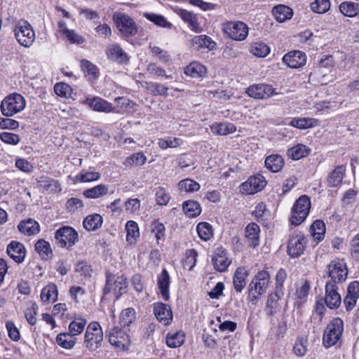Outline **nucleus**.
I'll list each match as a JSON object with an SVG mask.
<instances>
[{
  "label": "nucleus",
  "instance_id": "nucleus-38",
  "mask_svg": "<svg viewBox=\"0 0 359 359\" xmlns=\"http://www.w3.org/2000/svg\"><path fill=\"white\" fill-rule=\"evenodd\" d=\"M266 167L273 172H278L284 165L283 158L278 154H272L265 160Z\"/></svg>",
  "mask_w": 359,
  "mask_h": 359
},
{
  "label": "nucleus",
  "instance_id": "nucleus-9",
  "mask_svg": "<svg viewBox=\"0 0 359 359\" xmlns=\"http://www.w3.org/2000/svg\"><path fill=\"white\" fill-rule=\"evenodd\" d=\"M128 282L124 276L107 275L104 292V294L113 292L116 299H118L123 293L126 292Z\"/></svg>",
  "mask_w": 359,
  "mask_h": 359
},
{
  "label": "nucleus",
  "instance_id": "nucleus-13",
  "mask_svg": "<svg viewBox=\"0 0 359 359\" xmlns=\"http://www.w3.org/2000/svg\"><path fill=\"white\" fill-rule=\"evenodd\" d=\"M55 238L61 247L71 248L79 241V234L74 228L64 226L55 231Z\"/></svg>",
  "mask_w": 359,
  "mask_h": 359
},
{
  "label": "nucleus",
  "instance_id": "nucleus-19",
  "mask_svg": "<svg viewBox=\"0 0 359 359\" xmlns=\"http://www.w3.org/2000/svg\"><path fill=\"white\" fill-rule=\"evenodd\" d=\"M175 13L184 22L187 23L189 28L191 31L196 33H200L203 31V28L199 22V18L195 13L182 8H177Z\"/></svg>",
  "mask_w": 359,
  "mask_h": 359
},
{
  "label": "nucleus",
  "instance_id": "nucleus-39",
  "mask_svg": "<svg viewBox=\"0 0 359 359\" xmlns=\"http://www.w3.org/2000/svg\"><path fill=\"white\" fill-rule=\"evenodd\" d=\"M310 149L304 144H298L287 150V156L292 160L297 161L307 156Z\"/></svg>",
  "mask_w": 359,
  "mask_h": 359
},
{
  "label": "nucleus",
  "instance_id": "nucleus-27",
  "mask_svg": "<svg viewBox=\"0 0 359 359\" xmlns=\"http://www.w3.org/2000/svg\"><path fill=\"white\" fill-rule=\"evenodd\" d=\"M249 276V271L246 266H239L236 269L233 278V283L235 290L241 292L246 285V278Z\"/></svg>",
  "mask_w": 359,
  "mask_h": 359
},
{
  "label": "nucleus",
  "instance_id": "nucleus-59",
  "mask_svg": "<svg viewBox=\"0 0 359 359\" xmlns=\"http://www.w3.org/2000/svg\"><path fill=\"white\" fill-rule=\"evenodd\" d=\"M54 90L56 95L61 97L69 98L72 97V87L64 82L57 83L54 86Z\"/></svg>",
  "mask_w": 359,
  "mask_h": 359
},
{
  "label": "nucleus",
  "instance_id": "nucleus-16",
  "mask_svg": "<svg viewBox=\"0 0 359 359\" xmlns=\"http://www.w3.org/2000/svg\"><path fill=\"white\" fill-rule=\"evenodd\" d=\"M107 58L119 65L128 64L129 61L128 55L123 50L121 46L116 43H109L105 48Z\"/></svg>",
  "mask_w": 359,
  "mask_h": 359
},
{
  "label": "nucleus",
  "instance_id": "nucleus-56",
  "mask_svg": "<svg viewBox=\"0 0 359 359\" xmlns=\"http://www.w3.org/2000/svg\"><path fill=\"white\" fill-rule=\"evenodd\" d=\"M147 161V157L142 152H137L127 157L123 164L128 166H141Z\"/></svg>",
  "mask_w": 359,
  "mask_h": 359
},
{
  "label": "nucleus",
  "instance_id": "nucleus-64",
  "mask_svg": "<svg viewBox=\"0 0 359 359\" xmlns=\"http://www.w3.org/2000/svg\"><path fill=\"white\" fill-rule=\"evenodd\" d=\"M62 36L71 43L81 44L85 41L84 38L74 29L68 30Z\"/></svg>",
  "mask_w": 359,
  "mask_h": 359
},
{
  "label": "nucleus",
  "instance_id": "nucleus-55",
  "mask_svg": "<svg viewBox=\"0 0 359 359\" xmlns=\"http://www.w3.org/2000/svg\"><path fill=\"white\" fill-rule=\"evenodd\" d=\"M196 231L201 239L207 241L213 236L212 226L208 222H200L196 226Z\"/></svg>",
  "mask_w": 359,
  "mask_h": 359
},
{
  "label": "nucleus",
  "instance_id": "nucleus-18",
  "mask_svg": "<svg viewBox=\"0 0 359 359\" xmlns=\"http://www.w3.org/2000/svg\"><path fill=\"white\" fill-rule=\"evenodd\" d=\"M246 93L250 97L255 99H266L276 94L271 86L264 83L250 86L247 88Z\"/></svg>",
  "mask_w": 359,
  "mask_h": 359
},
{
  "label": "nucleus",
  "instance_id": "nucleus-45",
  "mask_svg": "<svg viewBox=\"0 0 359 359\" xmlns=\"http://www.w3.org/2000/svg\"><path fill=\"white\" fill-rule=\"evenodd\" d=\"M102 222L103 219L100 215L93 214L84 219L83 225L88 231H95L102 226Z\"/></svg>",
  "mask_w": 359,
  "mask_h": 359
},
{
  "label": "nucleus",
  "instance_id": "nucleus-42",
  "mask_svg": "<svg viewBox=\"0 0 359 359\" xmlns=\"http://www.w3.org/2000/svg\"><path fill=\"white\" fill-rule=\"evenodd\" d=\"M325 231V224L322 220L314 221L310 227L311 235L317 243L324 239Z\"/></svg>",
  "mask_w": 359,
  "mask_h": 359
},
{
  "label": "nucleus",
  "instance_id": "nucleus-35",
  "mask_svg": "<svg viewBox=\"0 0 359 359\" xmlns=\"http://www.w3.org/2000/svg\"><path fill=\"white\" fill-rule=\"evenodd\" d=\"M275 19L279 22H283L290 20L293 15L292 10L286 6L278 5L275 6L272 11Z\"/></svg>",
  "mask_w": 359,
  "mask_h": 359
},
{
  "label": "nucleus",
  "instance_id": "nucleus-60",
  "mask_svg": "<svg viewBox=\"0 0 359 359\" xmlns=\"http://www.w3.org/2000/svg\"><path fill=\"white\" fill-rule=\"evenodd\" d=\"M287 278V273L286 271L281 269H280L276 276V295L280 297L283 294V290H284V283Z\"/></svg>",
  "mask_w": 359,
  "mask_h": 359
},
{
  "label": "nucleus",
  "instance_id": "nucleus-24",
  "mask_svg": "<svg viewBox=\"0 0 359 359\" xmlns=\"http://www.w3.org/2000/svg\"><path fill=\"white\" fill-rule=\"evenodd\" d=\"M7 253L15 262L21 263L24 261L26 255V249L23 244L13 241L7 247Z\"/></svg>",
  "mask_w": 359,
  "mask_h": 359
},
{
  "label": "nucleus",
  "instance_id": "nucleus-46",
  "mask_svg": "<svg viewBox=\"0 0 359 359\" xmlns=\"http://www.w3.org/2000/svg\"><path fill=\"white\" fill-rule=\"evenodd\" d=\"M39 185L47 191L52 192H59L62 190L60 184L58 181L53 180L46 176L40 177L38 180Z\"/></svg>",
  "mask_w": 359,
  "mask_h": 359
},
{
  "label": "nucleus",
  "instance_id": "nucleus-10",
  "mask_svg": "<svg viewBox=\"0 0 359 359\" xmlns=\"http://www.w3.org/2000/svg\"><path fill=\"white\" fill-rule=\"evenodd\" d=\"M307 245V240L304 234L301 231L293 233L288 241L287 254L292 258L301 256Z\"/></svg>",
  "mask_w": 359,
  "mask_h": 359
},
{
  "label": "nucleus",
  "instance_id": "nucleus-15",
  "mask_svg": "<svg viewBox=\"0 0 359 359\" xmlns=\"http://www.w3.org/2000/svg\"><path fill=\"white\" fill-rule=\"evenodd\" d=\"M266 181L262 175L250 177L240 185V191L244 194H254L262 191L266 186Z\"/></svg>",
  "mask_w": 359,
  "mask_h": 359
},
{
  "label": "nucleus",
  "instance_id": "nucleus-63",
  "mask_svg": "<svg viewBox=\"0 0 359 359\" xmlns=\"http://www.w3.org/2000/svg\"><path fill=\"white\" fill-rule=\"evenodd\" d=\"M35 250L43 259L48 258L52 253L50 244L44 240H39L36 242Z\"/></svg>",
  "mask_w": 359,
  "mask_h": 359
},
{
  "label": "nucleus",
  "instance_id": "nucleus-48",
  "mask_svg": "<svg viewBox=\"0 0 359 359\" xmlns=\"http://www.w3.org/2000/svg\"><path fill=\"white\" fill-rule=\"evenodd\" d=\"M86 324L87 321L85 318H75L69 325L68 332L76 337L83 332Z\"/></svg>",
  "mask_w": 359,
  "mask_h": 359
},
{
  "label": "nucleus",
  "instance_id": "nucleus-51",
  "mask_svg": "<svg viewBox=\"0 0 359 359\" xmlns=\"http://www.w3.org/2000/svg\"><path fill=\"white\" fill-rule=\"evenodd\" d=\"M81 68L89 79H95L99 76V69L97 66L87 60H81Z\"/></svg>",
  "mask_w": 359,
  "mask_h": 359
},
{
  "label": "nucleus",
  "instance_id": "nucleus-1",
  "mask_svg": "<svg viewBox=\"0 0 359 359\" xmlns=\"http://www.w3.org/2000/svg\"><path fill=\"white\" fill-rule=\"evenodd\" d=\"M270 283V275L265 270L259 271L252 279L248 287V300L255 304L264 294Z\"/></svg>",
  "mask_w": 359,
  "mask_h": 359
},
{
  "label": "nucleus",
  "instance_id": "nucleus-14",
  "mask_svg": "<svg viewBox=\"0 0 359 359\" xmlns=\"http://www.w3.org/2000/svg\"><path fill=\"white\" fill-rule=\"evenodd\" d=\"M108 338L110 344L118 351H125L130 346V340L128 334L118 327L109 330Z\"/></svg>",
  "mask_w": 359,
  "mask_h": 359
},
{
  "label": "nucleus",
  "instance_id": "nucleus-47",
  "mask_svg": "<svg viewBox=\"0 0 359 359\" xmlns=\"http://www.w3.org/2000/svg\"><path fill=\"white\" fill-rule=\"evenodd\" d=\"M142 15L157 26L163 28H171L172 27V24L161 15L152 12H144Z\"/></svg>",
  "mask_w": 359,
  "mask_h": 359
},
{
  "label": "nucleus",
  "instance_id": "nucleus-58",
  "mask_svg": "<svg viewBox=\"0 0 359 359\" xmlns=\"http://www.w3.org/2000/svg\"><path fill=\"white\" fill-rule=\"evenodd\" d=\"M100 178V174L95 171L83 170L78 173L75 180L79 182H91L97 181Z\"/></svg>",
  "mask_w": 359,
  "mask_h": 359
},
{
  "label": "nucleus",
  "instance_id": "nucleus-57",
  "mask_svg": "<svg viewBox=\"0 0 359 359\" xmlns=\"http://www.w3.org/2000/svg\"><path fill=\"white\" fill-rule=\"evenodd\" d=\"M126 230L127 232V241L130 243H133L136 241V238L140 236L137 224L132 220L127 222L126 224Z\"/></svg>",
  "mask_w": 359,
  "mask_h": 359
},
{
  "label": "nucleus",
  "instance_id": "nucleus-23",
  "mask_svg": "<svg viewBox=\"0 0 359 359\" xmlns=\"http://www.w3.org/2000/svg\"><path fill=\"white\" fill-rule=\"evenodd\" d=\"M190 44L194 49H207L210 51L213 50L217 45L210 36L205 34L193 36L190 40Z\"/></svg>",
  "mask_w": 359,
  "mask_h": 359
},
{
  "label": "nucleus",
  "instance_id": "nucleus-17",
  "mask_svg": "<svg viewBox=\"0 0 359 359\" xmlns=\"http://www.w3.org/2000/svg\"><path fill=\"white\" fill-rule=\"evenodd\" d=\"M325 302L330 309L338 308L341 302L338 292V286L333 282H327L325 285Z\"/></svg>",
  "mask_w": 359,
  "mask_h": 359
},
{
  "label": "nucleus",
  "instance_id": "nucleus-43",
  "mask_svg": "<svg viewBox=\"0 0 359 359\" xmlns=\"http://www.w3.org/2000/svg\"><path fill=\"white\" fill-rule=\"evenodd\" d=\"M339 8L343 15L348 18H353L359 13V4L353 1H344Z\"/></svg>",
  "mask_w": 359,
  "mask_h": 359
},
{
  "label": "nucleus",
  "instance_id": "nucleus-30",
  "mask_svg": "<svg viewBox=\"0 0 359 359\" xmlns=\"http://www.w3.org/2000/svg\"><path fill=\"white\" fill-rule=\"evenodd\" d=\"M131 283L133 288L137 293L138 299L145 303L149 299V294L144 289L142 278L140 274H135L132 277Z\"/></svg>",
  "mask_w": 359,
  "mask_h": 359
},
{
  "label": "nucleus",
  "instance_id": "nucleus-54",
  "mask_svg": "<svg viewBox=\"0 0 359 359\" xmlns=\"http://www.w3.org/2000/svg\"><path fill=\"white\" fill-rule=\"evenodd\" d=\"M178 188L181 191L193 193L198 191L201 188V185L195 180L187 178L178 183Z\"/></svg>",
  "mask_w": 359,
  "mask_h": 359
},
{
  "label": "nucleus",
  "instance_id": "nucleus-40",
  "mask_svg": "<svg viewBox=\"0 0 359 359\" xmlns=\"http://www.w3.org/2000/svg\"><path fill=\"white\" fill-rule=\"evenodd\" d=\"M182 210L184 213L190 218L196 217L201 212V205L193 200L184 201L182 205Z\"/></svg>",
  "mask_w": 359,
  "mask_h": 359
},
{
  "label": "nucleus",
  "instance_id": "nucleus-33",
  "mask_svg": "<svg viewBox=\"0 0 359 359\" xmlns=\"http://www.w3.org/2000/svg\"><path fill=\"white\" fill-rule=\"evenodd\" d=\"M211 132L217 135H227L236 130L234 124L229 122L215 123L210 126Z\"/></svg>",
  "mask_w": 359,
  "mask_h": 359
},
{
  "label": "nucleus",
  "instance_id": "nucleus-32",
  "mask_svg": "<svg viewBox=\"0 0 359 359\" xmlns=\"http://www.w3.org/2000/svg\"><path fill=\"white\" fill-rule=\"evenodd\" d=\"M346 168L344 165L337 166L328 175L327 181L330 187L339 186L344 177Z\"/></svg>",
  "mask_w": 359,
  "mask_h": 359
},
{
  "label": "nucleus",
  "instance_id": "nucleus-11",
  "mask_svg": "<svg viewBox=\"0 0 359 359\" xmlns=\"http://www.w3.org/2000/svg\"><path fill=\"white\" fill-rule=\"evenodd\" d=\"M79 102L83 105L88 107L95 111L107 114L119 112V110L114 107L111 103L97 96L88 97L83 100H81Z\"/></svg>",
  "mask_w": 359,
  "mask_h": 359
},
{
  "label": "nucleus",
  "instance_id": "nucleus-22",
  "mask_svg": "<svg viewBox=\"0 0 359 359\" xmlns=\"http://www.w3.org/2000/svg\"><path fill=\"white\" fill-rule=\"evenodd\" d=\"M212 261L215 269L221 272L224 271L231 264L226 251L220 248L215 251Z\"/></svg>",
  "mask_w": 359,
  "mask_h": 359
},
{
  "label": "nucleus",
  "instance_id": "nucleus-25",
  "mask_svg": "<svg viewBox=\"0 0 359 359\" xmlns=\"http://www.w3.org/2000/svg\"><path fill=\"white\" fill-rule=\"evenodd\" d=\"M170 276L165 269H163L157 278V286L159 292L163 300L168 301L170 299Z\"/></svg>",
  "mask_w": 359,
  "mask_h": 359
},
{
  "label": "nucleus",
  "instance_id": "nucleus-31",
  "mask_svg": "<svg viewBox=\"0 0 359 359\" xmlns=\"http://www.w3.org/2000/svg\"><path fill=\"white\" fill-rule=\"evenodd\" d=\"M58 290L55 283H49L41 292L40 298L43 303L55 302L57 299Z\"/></svg>",
  "mask_w": 359,
  "mask_h": 359
},
{
  "label": "nucleus",
  "instance_id": "nucleus-20",
  "mask_svg": "<svg viewBox=\"0 0 359 359\" xmlns=\"http://www.w3.org/2000/svg\"><path fill=\"white\" fill-rule=\"evenodd\" d=\"M154 313L156 319L164 325H169L172 320V312L169 305L161 302L154 304Z\"/></svg>",
  "mask_w": 359,
  "mask_h": 359
},
{
  "label": "nucleus",
  "instance_id": "nucleus-37",
  "mask_svg": "<svg viewBox=\"0 0 359 359\" xmlns=\"http://www.w3.org/2000/svg\"><path fill=\"white\" fill-rule=\"evenodd\" d=\"M184 73L193 78L203 77L206 74V68L198 62H193L186 67Z\"/></svg>",
  "mask_w": 359,
  "mask_h": 359
},
{
  "label": "nucleus",
  "instance_id": "nucleus-50",
  "mask_svg": "<svg viewBox=\"0 0 359 359\" xmlns=\"http://www.w3.org/2000/svg\"><path fill=\"white\" fill-rule=\"evenodd\" d=\"M37 311L38 306L35 302L30 301L27 303V306L24 311V315L26 320L31 325H36L37 322Z\"/></svg>",
  "mask_w": 359,
  "mask_h": 359
},
{
  "label": "nucleus",
  "instance_id": "nucleus-21",
  "mask_svg": "<svg viewBox=\"0 0 359 359\" xmlns=\"http://www.w3.org/2000/svg\"><path fill=\"white\" fill-rule=\"evenodd\" d=\"M283 62L289 67L297 69L306 64V56L302 51L294 50L285 54L283 57Z\"/></svg>",
  "mask_w": 359,
  "mask_h": 359
},
{
  "label": "nucleus",
  "instance_id": "nucleus-6",
  "mask_svg": "<svg viewBox=\"0 0 359 359\" xmlns=\"http://www.w3.org/2000/svg\"><path fill=\"white\" fill-rule=\"evenodd\" d=\"M344 331V323L339 318H333L327 325L323 337V344L326 348L335 345L341 339Z\"/></svg>",
  "mask_w": 359,
  "mask_h": 359
},
{
  "label": "nucleus",
  "instance_id": "nucleus-41",
  "mask_svg": "<svg viewBox=\"0 0 359 359\" xmlns=\"http://www.w3.org/2000/svg\"><path fill=\"white\" fill-rule=\"evenodd\" d=\"M57 344L65 349H72L76 344V338L69 332H62L56 337Z\"/></svg>",
  "mask_w": 359,
  "mask_h": 359
},
{
  "label": "nucleus",
  "instance_id": "nucleus-62",
  "mask_svg": "<svg viewBox=\"0 0 359 359\" xmlns=\"http://www.w3.org/2000/svg\"><path fill=\"white\" fill-rule=\"evenodd\" d=\"M312 11L316 13H325L330 8V0H315L310 5Z\"/></svg>",
  "mask_w": 359,
  "mask_h": 359
},
{
  "label": "nucleus",
  "instance_id": "nucleus-4",
  "mask_svg": "<svg viewBox=\"0 0 359 359\" xmlns=\"http://www.w3.org/2000/svg\"><path fill=\"white\" fill-rule=\"evenodd\" d=\"M103 341V331L97 322L88 325L84 334L83 346L90 352H94L101 347Z\"/></svg>",
  "mask_w": 359,
  "mask_h": 359
},
{
  "label": "nucleus",
  "instance_id": "nucleus-28",
  "mask_svg": "<svg viewBox=\"0 0 359 359\" xmlns=\"http://www.w3.org/2000/svg\"><path fill=\"white\" fill-rule=\"evenodd\" d=\"M245 238L248 244L252 247H256L259 244L260 228L255 222L250 223L245 227Z\"/></svg>",
  "mask_w": 359,
  "mask_h": 359
},
{
  "label": "nucleus",
  "instance_id": "nucleus-12",
  "mask_svg": "<svg viewBox=\"0 0 359 359\" xmlns=\"http://www.w3.org/2000/svg\"><path fill=\"white\" fill-rule=\"evenodd\" d=\"M330 280L337 285L344 282L348 276V269L344 259H334L328 265Z\"/></svg>",
  "mask_w": 359,
  "mask_h": 359
},
{
  "label": "nucleus",
  "instance_id": "nucleus-44",
  "mask_svg": "<svg viewBox=\"0 0 359 359\" xmlns=\"http://www.w3.org/2000/svg\"><path fill=\"white\" fill-rule=\"evenodd\" d=\"M185 340V334L182 331L170 332L166 337V344L170 348L181 346Z\"/></svg>",
  "mask_w": 359,
  "mask_h": 359
},
{
  "label": "nucleus",
  "instance_id": "nucleus-34",
  "mask_svg": "<svg viewBox=\"0 0 359 359\" xmlns=\"http://www.w3.org/2000/svg\"><path fill=\"white\" fill-rule=\"evenodd\" d=\"M18 228L21 233L28 236L35 235L39 232V224L32 219L20 222Z\"/></svg>",
  "mask_w": 359,
  "mask_h": 359
},
{
  "label": "nucleus",
  "instance_id": "nucleus-49",
  "mask_svg": "<svg viewBox=\"0 0 359 359\" xmlns=\"http://www.w3.org/2000/svg\"><path fill=\"white\" fill-rule=\"evenodd\" d=\"M270 50L269 46L263 42H255L250 46V53L258 57H265Z\"/></svg>",
  "mask_w": 359,
  "mask_h": 359
},
{
  "label": "nucleus",
  "instance_id": "nucleus-36",
  "mask_svg": "<svg viewBox=\"0 0 359 359\" xmlns=\"http://www.w3.org/2000/svg\"><path fill=\"white\" fill-rule=\"evenodd\" d=\"M183 143L184 141L181 138L172 136L158 138L157 142L158 146L163 150L168 148L175 149L180 147Z\"/></svg>",
  "mask_w": 359,
  "mask_h": 359
},
{
  "label": "nucleus",
  "instance_id": "nucleus-61",
  "mask_svg": "<svg viewBox=\"0 0 359 359\" xmlns=\"http://www.w3.org/2000/svg\"><path fill=\"white\" fill-rule=\"evenodd\" d=\"M155 196L158 205H165L170 200V193L162 187L156 189Z\"/></svg>",
  "mask_w": 359,
  "mask_h": 359
},
{
  "label": "nucleus",
  "instance_id": "nucleus-7",
  "mask_svg": "<svg viewBox=\"0 0 359 359\" xmlns=\"http://www.w3.org/2000/svg\"><path fill=\"white\" fill-rule=\"evenodd\" d=\"M113 21L122 37L133 36L137 33V26L134 20L128 14L116 12Z\"/></svg>",
  "mask_w": 359,
  "mask_h": 359
},
{
  "label": "nucleus",
  "instance_id": "nucleus-3",
  "mask_svg": "<svg viewBox=\"0 0 359 359\" xmlns=\"http://www.w3.org/2000/svg\"><path fill=\"white\" fill-rule=\"evenodd\" d=\"M13 31L18 42L22 46L30 47L35 40V32L30 23L20 19L13 23Z\"/></svg>",
  "mask_w": 359,
  "mask_h": 359
},
{
  "label": "nucleus",
  "instance_id": "nucleus-5",
  "mask_svg": "<svg viewBox=\"0 0 359 359\" xmlns=\"http://www.w3.org/2000/svg\"><path fill=\"white\" fill-rule=\"evenodd\" d=\"M311 209L310 198L302 195L294 202L290 217L291 224L294 226L300 225L308 217Z\"/></svg>",
  "mask_w": 359,
  "mask_h": 359
},
{
  "label": "nucleus",
  "instance_id": "nucleus-29",
  "mask_svg": "<svg viewBox=\"0 0 359 359\" xmlns=\"http://www.w3.org/2000/svg\"><path fill=\"white\" fill-rule=\"evenodd\" d=\"M359 297V282H351L347 290V295L344 299V304L348 309H351L355 304Z\"/></svg>",
  "mask_w": 359,
  "mask_h": 359
},
{
  "label": "nucleus",
  "instance_id": "nucleus-2",
  "mask_svg": "<svg viewBox=\"0 0 359 359\" xmlns=\"http://www.w3.org/2000/svg\"><path fill=\"white\" fill-rule=\"evenodd\" d=\"M25 98L18 93H12L6 96L0 104V110L3 116L11 117L22 112L26 107Z\"/></svg>",
  "mask_w": 359,
  "mask_h": 359
},
{
  "label": "nucleus",
  "instance_id": "nucleus-52",
  "mask_svg": "<svg viewBox=\"0 0 359 359\" xmlns=\"http://www.w3.org/2000/svg\"><path fill=\"white\" fill-rule=\"evenodd\" d=\"M107 192V186L100 184L93 188L85 190L83 195L88 198H97L106 195Z\"/></svg>",
  "mask_w": 359,
  "mask_h": 359
},
{
  "label": "nucleus",
  "instance_id": "nucleus-26",
  "mask_svg": "<svg viewBox=\"0 0 359 359\" xmlns=\"http://www.w3.org/2000/svg\"><path fill=\"white\" fill-rule=\"evenodd\" d=\"M288 125L300 130H306L319 126L320 121L311 117H294L291 118Z\"/></svg>",
  "mask_w": 359,
  "mask_h": 359
},
{
  "label": "nucleus",
  "instance_id": "nucleus-53",
  "mask_svg": "<svg viewBox=\"0 0 359 359\" xmlns=\"http://www.w3.org/2000/svg\"><path fill=\"white\" fill-rule=\"evenodd\" d=\"M136 319V312L133 308H127L122 311L120 318L119 324L123 326H129Z\"/></svg>",
  "mask_w": 359,
  "mask_h": 359
},
{
  "label": "nucleus",
  "instance_id": "nucleus-8",
  "mask_svg": "<svg viewBox=\"0 0 359 359\" xmlns=\"http://www.w3.org/2000/svg\"><path fill=\"white\" fill-rule=\"evenodd\" d=\"M222 29L228 37L237 41L245 40L249 32L248 25L241 21H229L225 22L223 25Z\"/></svg>",
  "mask_w": 359,
  "mask_h": 359
}]
</instances>
